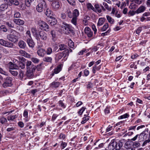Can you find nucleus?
Listing matches in <instances>:
<instances>
[{"label": "nucleus", "instance_id": "obj_1", "mask_svg": "<svg viewBox=\"0 0 150 150\" xmlns=\"http://www.w3.org/2000/svg\"><path fill=\"white\" fill-rule=\"evenodd\" d=\"M10 34L7 35V38L10 41L14 43L17 42L18 40V33L15 30L11 29Z\"/></svg>", "mask_w": 150, "mask_h": 150}, {"label": "nucleus", "instance_id": "obj_2", "mask_svg": "<svg viewBox=\"0 0 150 150\" xmlns=\"http://www.w3.org/2000/svg\"><path fill=\"white\" fill-rule=\"evenodd\" d=\"M46 3L44 0H40L38 5L36 6V9L39 12H41L46 8Z\"/></svg>", "mask_w": 150, "mask_h": 150}, {"label": "nucleus", "instance_id": "obj_3", "mask_svg": "<svg viewBox=\"0 0 150 150\" xmlns=\"http://www.w3.org/2000/svg\"><path fill=\"white\" fill-rule=\"evenodd\" d=\"M38 24L41 29L47 32L49 31V26L45 22L42 21H40L38 22Z\"/></svg>", "mask_w": 150, "mask_h": 150}, {"label": "nucleus", "instance_id": "obj_4", "mask_svg": "<svg viewBox=\"0 0 150 150\" xmlns=\"http://www.w3.org/2000/svg\"><path fill=\"white\" fill-rule=\"evenodd\" d=\"M63 25L61 26V29L63 32L67 34H68L70 32V25L65 22H63Z\"/></svg>", "mask_w": 150, "mask_h": 150}, {"label": "nucleus", "instance_id": "obj_5", "mask_svg": "<svg viewBox=\"0 0 150 150\" xmlns=\"http://www.w3.org/2000/svg\"><path fill=\"white\" fill-rule=\"evenodd\" d=\"M12 78L10 77H7L5 79L4 81L3 84V86L4 88L10 86L12 85Z\"/></svg>", "mask_w": 150, "mask_h": 150}, {"label": "nucleus", "instance_id": "obj_6", "mask_svg": "<svg viewBox=\"0 0 150 150\" xmlns=\"http://www.w3.org/2000/svg\"><path fill=\"white\" fill-rule=\"evenodd\" d=\"M51 4L52 8L55 10H57L60 7V2L57 0H54L52 2Z\"/></svg>", "mask_w": 150, "mask_h": 150}, {"label": "nucleus", "instance_id": "obj_7", "mask_svg": "<svg viewBox=\"0 0 150 150\" xmlns=\"http://www.w3.org/2000/svg\"><path fill=\"white\" fill-rule=\"evenodd\" d=\"M38 37L39 40L41 39L43 41L46 40L47 38V34L43 31L39 32V35H38L37 37Z\"/></svg>", "mask_w": 150, "mask_h": 150}, {"label": "nucleus", "instance_id": "obj_8", "mask_svg": "<svg viewBox=\"0 0 150 150\" xmlns=\"http://www.w3.org/2000/svg\"><path fill=\"white\" fill-rule=\"evenodd\" d=\"M116 145V142L112 141L109 145L108 149H106L105 150H114L115 149V145Z\"/></svg>", "mask_w": 150, "mask_h": 150}, {"label": "nucleus", "instance_id": "obj_9", "mask_svg": "<svg viewBox=\"0 0 150 150\" xmlns=\"http://www.w3.org/2000/svg\"><path fill=\"white\" fill-rule=\"evenodd\" d=\"M146 9V7L142 5L140 6L136 11L137 14H139L144 12Z\"/></svg>", "mask_w": 150, "mask_h": 150}, {"label": "nucleus", "instance_id": "obj_10", "mask_svg": "<svg viewBox=\"0 0 150 150\" xmlns=\"http://www.w3.org/2000/svg\"><path fill=\"white\" fill-rule=\"evenodd\" d=\"M19 54L23 56H24L26 58H30L31 55L29 54L26 52L25 51L21 50L19 51Z\"/></svg>", "mask_w": 150, "mask_h": 150}, {"label": "nucleus", "instance_id": "obj_11", "mask_svg": "<svg viewBox=\"0 0 150 150\" xmlns=\"http://www.w3.org/2000/svg\"><path fill=\"white\" fill-rule=\"evenodd\" d=\"M147 135L145 133H142L139 134H138V139L139 142H141L144 141Z\"/></svg>", "mask_w": 150, "mask_h": 150}, {"label": "nucleus", "instance_id": "obj_12", "mask_svg": "<svg viewBox=\"0 0 150 150\" xmlns=\"http://www.w3.org/2000/svg\"><path fill=\"white\" fill-rule=\"evenodd\" d=\"M13 21L18 25H23L24 24V21L20 19H14Z\"/></svg>", "mask_w": 150, "mask_h": 150}, {"label": "nucleus", "instance_id": "obj_13", "mask_svg": "<svg viewBox=\"0 0 150 150\" xmlns=\"http://www.w3.org/2000/svg\"><path fill=\"white\" fill-rule=\"evenodd\" d=\"M85 33L87 35L88 37H91L93 35V32L91 31V29L89 27H86L85 28Z\"/></svg>", "mask_w": 150, "mask_h": 150}, {"label": "nucleus", "instance_id": "obj_14", "mask_svg": "<svg viewBox=\"0 0 150 150\" xmlns=\"http://www.w3.org/2000/svg\"><path fill=\"white\" fill-rule=\"evenodd\" d=\"M46 52L45 50L41 48L38 50L37 52V54L38 56L43 57L45 54Z\"/></svg>", "mask_w": 150, "mask_h": 150}, {"label": "nucleus", "instance_id": "obj_15", "mask_svg": "<svg viewBox=\"0 0 150 150\" xmlns=\"http://www.w3.org/2000/svg\"><path fill=\"white\" fill-rule=\"evenodd\" d=\"M18 45L20 48L22 49H25L26 46V44L25 42L21 40H20L19 41Z\"/></svg>", "mask_w": 150, "mask_h": 150}, {"label": "nucleus", "instance_id": "obj_16", "mask_svg": "<svg viewBox=\"0 0 150 150\" xmlns=\"http://www.w3.org/2000/svg\"><path fill=\"white\" fill-rule=\"evenodd\" d=\"M49 23L51 25H54L56 24L57 21L56 19L52 17H50V19L49 20Z\"/></svg>", "mask_w": 150, "mask_h": 150}, {"label": "nucleus", "instance_id": "obj_17", "mask_svg": "<svg viewBox=\"0 0 150 150\" xmlns=\"http://www.w3.org/2000/svg\"><path fill=\"white\" fill-rule=\"evenodd\" d=\"M7 65L9 69H16L17 67L16 65L14 64L11 62H10Z\"/></svg>", "mask_w": 150, "mask_h": 150}, {"label": "nucleus", "instance_id": "obj_18", "mask_svg": "<svg viewBox=\"0 0 150 150\" xmlns=\"http://www.w3.org/2000/svg\"><path fill=\"white\" fill-rule=\"evenodd\" d=\"M27 42L30 47H33L35 45V44L33 41L31 39H27Z\"/></svg>", "mask_w": 150, "mask_h": 150}, {"label": "nucleus", "instance_id": "obj_19", "mask_svg": "<svg viewBox=\"0 0 150 150\" xmlns=\"http://www.w3.org/2000/svg\"><path fill=\"white\" fill-rule=\"evenodd\" d=\"M122 146V142H116V145H115V149L116 150H119Z\"/></svg>", "mask_w": 150, "mask_h": 150}, {"label": "nucleus", "instance_id": "obj_20", "mask_svg": "<svg viewBox=\"0 0 150 150\" xmlns=\"http://www.w3.org/2000/svg\"><path fill=\"white\" fill-rule=\"evenodd\" d=\"M105 19L103 18H100L98 20L97 25L100 26L102 25L104 23Z\"/></svg>", "mask_w": 150, "mask_h": 150}, {"label": "nucleus", "instance_id": "obj_21", "mask_svg": "<svg viewBox=\"0 0 150 150\" xmlns=\"http://www.w3.org/2000/svg\"><path fill=\"white\" fill-rule=\"evenodd\" d=\"M84 117L82 118V120L81 122L82 124L85 123L89 119V117L86 115H84Z\"/></svg>", "mask_w": 150, "mask_h": 150}, {"label": "nucleus", "instance_id": "obj_22", "mask_svg": "<svg viewBox=\"0 0 150 150\" xmlns=\"http://www.w3.org/2000/svg\"><path fill=\"white\" fill-rule=\"evenodd\" d=\"M79 11L77 9H75L74 10L73 13V17H75L77 18L79 15Z\"/></svg>", "mask_w": 150, "mask_h": 150}, {"label": "nucleus", "instance_id": "obj_23", "mask_svg": "<svg viewBox=\"0 0 150 150\" xmlns=\"http://www.w3.org/2000/svg\"><path fill=\"white\" fill-rule=\"evenodd\" d=\"M7 5L5 4H2L0 6V11H4L8 8Z\"/></svg>", "mask_w": 150, "mask_h": 150}, {"label": "nucleus", "instance_id": "obj_24", "mask_svg": "<svg viewBox=\"0 0 150 150\" xmlns=\"http://www.w3.org/2000/svg\"><path fill=\"white\" fill-rule=\"evenodd\" d=\"M43 60L45 62L51 63L52 59L50 57H45L43 58Z\"/></svg>", "mask_w": 150, "mask_h": 150}, {"label": "nucleus", "instance_id": "obj_25", "mask_svg": "<svg viewBox=\"0 0 150 150\" xmlns=\"http://www.w3.org/2000/svg\"><path fill=\"white\" fill-rule=\"evenodd\" d=\"M25 38L26 40H27V39H32L30 32V30L27 31L25 33Z\"/></svg>", "mask_w": 150, "mask_h": 150}, {"label": "nucleus", "instance_id": "obj_26", "mask_svg": "<svg viewBox=\"0 0 150 150\" xmlns=\"http://www.w3.org/2000/svg\"><path fill=\"white\" fill-rule=\"evenodd\" d=\"M26 76L28 78H32L33 76V73L31 70H27Z\"/></svg>", "mask_w": 150, "mask_h": 150}, {"label": "nucleus", "instance_id": "obj_27", "mask_svg": "<svg viewBox=\"0 0 150 150\" xmlns=\"http://www.w3.org/2000/svg\"><path fill=\"white\" fill-rule=\"evenodd\" d=\"M109 27L108 24V23H105L103 26L101 28L102 31L103 32L106 31Z\"/></svg>", "mask_w": 150, "mask_h": 150}, {"label": "nucleus", "instance_id": "obj_28", "mask_svg": "<svg viewBox=\"0 0 150 150\" xmlns=\"http://www.w3.org/2000/svg\"><path fill=\"white\" fill-rule=\"evenodd\" d=\"M60 84L58 82H53L51 84V86L52 87L57 88L58 87Z\"/></svg>", "mask_w": 150, "mask_h": 150}, {"label": "nucleus", "instance_id": "obj_29", "mask_svg": "<svg viewBox=\"0 0 150 150\" xmlns=\"http://www.w3.org/2000/svg\"><path fill=\"white\" fill-rule=\"evenodd\" d=\"M106 18L109 23H110L111 24L114 23V20L110 16L108 15H107L106 16Z\"/></svg>", "mask_w": 150, "mask_h": 150}, {"label": "nucleus", "instance_id": "obj_30", "mask_svg": "<svg viewBox=\"0 0 150 150\" xmlns=\"http://www.w3.org/2000/svg\"><path fill=\"white\" fill-rule=\"evenodd\" d=\"M100 68V66H97L96 65H95L92 69V71L93 73L95 74L96 71H98Z\"/></svg>", "mask_w": 150, "mask_h": 150}, {"label": "nucleus", "instance_id": "obj_31", "mask_svg": "<svg viewBox=\"0 0 150 150\" xmlns=\"http://www.w3.org/2000/svg\"><path fill=\"white\" fill-rule=\"evenodd\" d=\"M50 34L52 35V40H54L56 37V33L55 31L54 30H52L50 32Z\"/></svg>", "mask_w": 150, "mask_h": 150}, {"label": "nucleus", "instance_id": "obj_32", "mask_svg": "<svg viewBox=\"0 0 150 150\" xmlns=\"http://www.w3.org/2000/svg\"><path fill=\"white\" fill-rule=\"evenodd\" d=\"M4 46L12 48L13 47V44L11 42L6 41Z\"/></svg>", "mask_w": 150, "mask_h": 150}, {"label": "nucleus", "instance_id": "obj_33", "mask_svg": "<svg viewBox=\"0 0 150 150\" xmlns=\"http://www.w3.org/2000/svg\"><path fill=\"white\" fill-rule=\"evenodd\" d=\"M32 61L34 63L37 64L39 62V59L36 57H33L31 59Z\"/></svg>", "mask_w": 150, "mask_h": 150}, {"label": "nucleus", "instance_id": "obj_34", "mask_svg": "<svg viewBox=\"0 0 150 150\" xmlns=\"http://www.w3.org/2000/svg\"><path fill=\"white\" fill-rule=\"evenodd\" d=\"M77 18L73 17L71 21V23L76 26L77 25Z\"/></svg>", "mask_w": 150, "mask_h": 150}, {"label": "nucleus", "instance_id": "obj_35", "mask_svg": "<svg viewBox=\"0 0 150 150\" xmlns=\"http://www.w3.org/2000/svg\"><path fill=\"white\" fill-rule=\"evenodd\" d=\"M17 117V115H10L7 117L8 120H12Z\"/></svg>", "mask_w": 150, "mask_h": 150}, {"label": "nucleus", "instance_id": "obj_36", "mask_svg": "<svg viewBox=\"0 0 150 150\" xmlns=\"http://www.w3.org/2000/svg\"><path fill=\"white\" fill-rule=\"evenodd\" d=\"M79 63L78 62H76V63H74L69 68V70H70L72 68H74V67H75V68H76L79 67Z\"/></svg>", "mask_w": 150, "mask_h": 150}, {"label": "nucleus", "instance_id": "obj_37", "mask_svg": "<svg viewBox=\"0 0 150 150\" xmlns=\"http://www.w3.org/2000/svg\"><path fill=\"white\" fill-rule=\"evenodd\" d=\"M86 6L88 9L89 10H92L94 11V8L91 4L88 3L87 4Z\"/></svg>", "mask_w": 150, "mask_h": 150}, {"label": "nucleus", "instance_id": "obj_38", "mask_svg": "<svg viewBox=\"0 0 150 150\" xmlns=\"http://www.w3.org/2000/svg\"><path fill=\"white\" fill-rule=\"evenodd\" d=\"M61 70L60 66H58L54 70V72L55 74H57L59 73Z\"/></svg>", "mask_w": 150, "mask_h": 150}, {"label": "nucleus", "instance_id": "obj_39", "mask_svg": "<svg viewBox=\"0 0 150 150\" xmlns=\"http://www.w3.org/2000/svg\"><path fill=\"white\" fill-rule=\"evenodd\" d=\"M46 52L47 55H50L52 52V49L50 47H48L47 48Z\"/></svg>", "mask_w": 150, "mask_h": 150}, {"label": "nucleus", "instance_id": "obj_40", "mask_svg": "<svg viewBox=\"0 0 150 150\" xmlns=\"http://www.w3.org/2000/svg\"><path fill=\"white\" fill-rule=\"evenodd\" d=\"M129 116V115L127 113H125L123 115H121V116L118 117V119H121L124 118H128Z\"/></svg>", "mask_w": 150, "mask_h": 150}, {"label": "nucleus", "instance_id": "obj_41", "mask_svg": "<svg viewBox=\"0 0 150 150\" xmlns=\"http://www.w3.org/2000/svg\"><path fill=\"white\" fill-rule=\"evenodd\" d=\"M31 31L34 35H35L36 37H37L38 35L37 34V30L36 28H32L31 29Z\"/></svg>", "mask_w": 150, "mask_h": 150}, {"label": "nucleus", "instance_id": "obj_42", "mask_svg": "<svg viewBox=\"0 0 150 150\" xmlns=\"http://www.w3.org/2000/svg\"><path fill=\"white\" fill-rule=\"evenodd\" d=\"M64 56L63 53H59L56 55V58L58 59H61Z\"/></svg>", "mask_w": 150, "mask_h": 150}, {"label": "nucleus", "instance_id": "obj_43", "mask_svg": "<svg viewBox=\"0 0 150 150\" xmlns=\"http://www.w3.org/2000/svg\"><path fill=\"white\" fill-rule=\"evenodd\" d=\"M52 12L50 9H47L45 12V14L47 16H50V17H51L50 16V15H52Z\"/></svg>", "mask_w": 150, "mask_h": 150}, {"label": "nucleus", "instance_id": "obj_44", "mask_svg": "<svg viewBox=\"0 0 150 150\" xmlns=\"http://www.w3.org/2000/svg\"><path fill=\"white\" fill-rule=\"evenodd\" d=\"M86 109V108L84 107H82L78 112V113L79 115H81L82 114L83 112Z\"/></svg>", "mask_w": 150, "mask_h": 150}, {"label": "nucleus", "instance_id": "obj_45", "mask_svg": "<svg viewBox=\"0 0 150 150\" xmlns=\"http://www.w3.org/2000/svg\"><path fill=\"white\" fill-rule=\"evenodd\" d=\"M10 1L12 4L16 6L18 5L19 4V2L17 0H10Z\"/></svg>", "mask_w": 150, "mask_h": 150}, {"label": "nucleus", "instance_id": "obj_46", "mask_svg": "<svg viewBox=\"0 0 150 150\" xmlns=\"http://www.w3.org/2000/svg\"><path fill=\"white\" fill-rule=\"evenodd\" d=\"M103 5L105 8L109 11H110L111 10V7H109L108 4L104 2L103 3Z\"/></svg>", "mask_w": 150, "mask_h": 150}, {"label": "nucleus", "instance_id": "obj_47", "mask_svg": "<svg viewBox=\"0 0 150 150\" xmlns=\"http://www.w3.org/2000/svg\"><path fill=\"white\" fill-rule=\"evenodd\" d=\"M34 0H25V3L27 6H29L31 4Z\"/></svg>", "mask_w": 150, "mask_h": 150}, {"label": "nucleus", "instance_id": "obj_48", "mask_svg": "<svg viewBox=\"0 0 150 150\" xmlns=\"http://www.w3.org/2000/svg\"><path fill=\"white\" fill-rule=\"evenodd\" d=\"M68 3L71 5H75V0H67Z\"/></svg>", "mask_w": 150, "mask_h": 150}, {"label": "nucleus", "instance_id": "obj_49", "mask_svg": "<svg viewBox=\"0 0 150 150\" xmlns=\"http://www.w3.org/2000/svg\"><path fill=\"white\" fill-rule=\"evenodd\" d=\"M95 7L96 8L97 11L99 13H100L101 12V10L98 4H96L95 5Z\"/></svg>", "mask_w": 150, "mask_h": 150}, {"label": "nucleus", "instance_id": "obj_50", "mask_svg": "<svg viewBox=\"0 0 150 150\" xmlns=\"http://www.w3.org/2000/svg\"><path fill=\"white\" fill-rule=\"evenodd\" d=\"M0 29L3 31L6 32L7 30L5 26L4 25H2L0 27Z\"/></svg>", "mask_w": 150, "mask_h": 150}, {"label": "nucleus", "instance_id": "obj_51", "mask_svg": "<svg viewBox=\"0 0 150 150\" xmlns=\"http://www.w3.org/2000/svg\"><path fill=\"white\" fill-rule=\"evenodd\" d=\"M6 24L9 27L12 28H14V24L11 22H7L6 23Z\"/></svg>", "mask_w": 150, "mask_h": 150}, {"label": "nucleus", "instance_id": "obj_52", "mask_svg": "<svg viewBox=\"0 0 150 150\" xmlns=\"http://www.w3.org/2000/svg\"><path fill=\"white\" fill-rule=\"evenodd\" d=\"M21 17L20 13L18 12H16L14 14V17L15 18H19Z\"/></svg>", "mask_w": 150, "mask_h": 150}, {"label": "nucleus", "instance_id": "obj_53", "mask_svg": "<svg viewBox=\"0 0 150 150\" xmlns=\"http://www.w3.org/2000/svg\"><path fill=\"white\" fill-rule=\"evenodd\" d=\"M7 122L6 119L4 117H2L0 119V122L2 124H3Z\"/></svg>", "mask_w": 150, "mask_h": 150}, {"label": "nucleus", "instance_id": "obj_54", "mask_svg": "<svg viewBox=\"0 0 150 150\" xmlns=\"http://www.w3.org/2000/svg\"><path fill=\"white\" fill-rule=\"evenodd\" d=\"M10 72L12 75L15 76H17L18 74V72L16 71L10 70Z\"/></svg>", "mask_w": 150, "mask_h": 150}, {"label": "nucleus", "instance_id": "obj_55", "mask_svg": "<svg viewBox=\"0 0 150 150\" xmlns=\"http://www.w3.org/2000/svg\"><path fill=\"white\" fill-rule=\"evenodd\" d=\"M32 64V62L31 61H28L26 64V68L27 70H28L30 68V66Z\"/></svg>", "mask_w": 150, "mask_h": 150}, {"label": "nucleus", "instance_id": "obj_56", "mask_svg": "<svg viewBox=\"0 0 150 150\" xmlns=\"http://www.w3.org/2000/svg\"><path fill=\"white\" fill-rule=\"evenodd\" d=\"M136 13H137L136 11H130L128 13L129 15L130 16H133Z\"/></svg>", "mask_w": 150, "mask_h": 150}, {"label": "nucleus", "instance_id": "obj_57", "mask_svg": "<svg viewBox=\"0 0 150 150\" xmlns=\"http://www.w3.org/2000/svg\"><path fill=\"white\" fill-rule=\"evenodd\" d=\"M18 58L21 62L23 63V62H24L26 61V59L23 57H18Z\"/></svg>", "mask_w": 150, "mask_h": 150}, {"label": "nucleus", "instance_id": "obj_58", "mask_svg": "<svg viewBox=\"0 0 150 150\" xmlns=\"http://www.w3.org/2000/svg\"><path fill=\"white\" fill-rule=\"evenodd\" d=\"M59 50H62L65 49V46L63 44H60L59 45Z\"/></svg>", "mask_w": 150, "mask_h": 150}, {"label": "nucleus", "instance_id": "obj_59", "mask_svg": "<svg viewBox=\"0 0 150 150\" xmlns=\"http://www.w3.org/2000/svg\"><path fill=\"white\" fill-rule=\"evenodd\" d=\"M150 142V132L149 134L148 139L145 140L143 144H146L148 143H149Z\"/></svg>", "mask_w": 150, "mask_h": 150}, {"label": "nucleus", "instance_id": "obj_60", "mask_svg": "<svg viewBox=\"0 0 150 150\" xmlns=\"http://www.w3.org/2000/svg\"><path fill=\"white\" fill-rule=\"evenodd\" d=\"M18 126L21 128H23L24 126V124L22 122H19L18 123Z\"/></svg>", "mask_w": 150, "mask_h": 150}, {"label": "nucleus", "instance_id": "obj_61", "mask_svg": "<svg viewBox=\"0 0 150 150\" xmlns=\"http://www.w3.org/2000/svg\"><path fill=\"white\" fill-rule=\"evenodd\" d=\"M59 106H61L62 108H64L65 107V106L64 105V104L63 103V102L61 100L59 101Z\"/></svg>", "mask_w": 150, "mask_h": 150}, {"label": "nucleus", "instance_id": "obj_62", "mask_svg": "<svg viewBox=\"0 0 150 150\" xmlns=\"http://www.w3.org/2000/svg\"><path fill=\"white\" fill-rule=\"evenodd\" d=\"M0 73L5 75H7V73L1 68H0Z\"/></svg>", "mask_w": 150, "mask_h": 150}, {"label": "nucleus", "instance_id": "obj_63", "mask_svg": "<svg viewBox=\"0 0 150 150\" xmlns=\"http://www.w3.org/2000/svg\"><path fill=\"white\" fill-rule=\"evenodd\" d=\"M69 45L70 47L73 48L74 47V43L71 41H70L69 42Z\"/></svg>", "mask_w": 150, "mask_h": 150}, {"label": "nucleus", "instance_id": "obj_64", "mask_svg": "<svg viewBox=\"0 0 150 150\" xmlns=\"http://www.w3.org/2000/svg\"><path fill=\"white\" fill-rule=\"evenodd\" d=\"M110 29L109 28L108 30L105 32L102 33L101 34V35L103 36H105L107 35V33H110Z\"/></svg>", "mask_w": 150, "mask_h": 150}]
</instances>
